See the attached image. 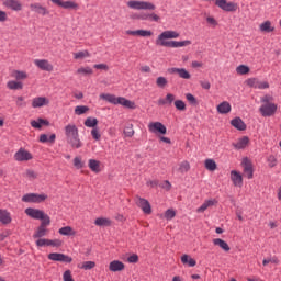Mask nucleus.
I'll use <instances>...</instances> for the list:
<instances>
[{"label": "nucleus", "mask_w": 281, "mask_h": 281, "mask_svg": "<svg viewBox=\"0 0 281 281\" xmlns=\"http://www.w3.org/2000/svg\"><path fill=\"white\" fill-rule=\"evenodd\" d=\"M180 34L177 31L167 30L158 35L156 38V45L158 47H172L175 49L179 47H188V45H192L190 40H186L182 42L170 41L172 38H179Z\"/></svg>", "instance_id": "1"}, {"label": "nucleus", "mask_w": 281, "mask_h": 281, "mask_svg": "<svg viewBox=\"0 0 281 281\" xmlns=\"http://www.w3.org/2000/svg\"><path fill=\"white\" fill-rule=\"evenodd\" d=\"M66 142L71 148H82V140H80V133L76 124L70 123L64 127Z\"/></svg>", "instance_id": "2"}, {"label": "nucleus", "mask_w": 281, "mask_h": 281, "mask_svg": "<svg viewBox=\"0 0 281 281\" xmlns=\"http://www.w3.org/2000/svg\"><path fill=\"white\" fill-rule=\"evenodd\" d=\"M99 98L110 104H121V106H125V109H135V102L127 100L124 97H115L111 93H101Z\"/></svg>", "instance_id": "3"}, {"label": "nucleus", "mask_w": 281, "mask_h": 281, "mask_svg": "<svg viewBox=\"0 0 281 281\" xmlns=\"http://www.w3.org/2000/svg\"><path fill=\"white\" fill-rule=\"evenodd\" d=\"M127 7L131 10H155L156 7L148 1L143 0H130L127 1Z\"/></svg>", "instance_id": "4"}, {"label": "nucleus", "mask_w": 281, "mask_h": 281, "mask_svg": "<svg viewBox=\"0 0 281 281\" xmlns=\"http://www.w3.org/2000/svg\"><path fill=\"white\" fill-rule=\"evenodd\" d=\"M25 214L26 216H30V218H34L35 221H49V215H47V213L43 212V210H38V209H32V207H27L25 209Z\"/></svg>", "instance_id": "5"}, {"label": "nucleus", "mask_w": 281, "mask_h": 281, "mask_svg": "<svg viewBox=\"0 0 281 281\" xmlns=\"http://www.w3.org/2000/svg\"><path fill=\"white\" fill-rule=\"evenodd\" d=\"M215 5L224 12H236L238 10V3L227 0H215Z\"/></svg>", "instance_id": "6"}, {"label": "nucleus", "mask_w": 281, "mask_h": 281, "mask_svg": "<svg viewBox=\"0 0 281 281\" xmlns=\"http://www.w3.org/2000/svg\"><path fill=\"white\" fill-rule=\"evenodd\" d=\"M22 201L24 203H43V201H47V194L27 193L22 196Z\"/></svg>", "instance_id": "7"}, {"label": "nucleus", "mask_w": 281, "mask_h": 281, "mask_svg": "<svg viewBox=\"0 0 281 281\" xmlns=\"http://www.w3.org/2000/svg\"><path fill=\"white\" fill-rule=\"evenodd\" d=\"M147 128L149 133H154V134L159 133L160 135H166V133H168L166 125H164L161 122H150L147 125Z\"/></svg>", "instance_id": "8"}, {"label": "nucleus", "mask_w": 281, "mask_h": 281, "mask_svg": "<svg viewBox=\"0 0 281 281\" xmlns=\"http://www.w3.org/2000/svg\"><path fill=\"white\" fill-rule=\"evenodd\" d=\"M259 111L263 117H271L278 111V105L276 103H266L260 106Z\"/></svg>", "instance_id": "9"}, {"label": "nucleus", "mask_w": 281, "mask_h": 281, "mask_svg": "<svg viewBox=\"0 0 281 281\" xmlns=\"http://www.w3.org/2000/svg\"><path fill=\"white\" fill-rule=\"evenodd\" d=\"M247 87L251 89H269V83L267 81H262L258 78H249L246 80Z\"/></svg>", "instance_id": "10"}, {"label": "nucleus", "mask_w": 281, "mask_h": 281, "mask_svg": "<svg viewBox=\"0 0 281 281\" xmlns=\"http://www.w3.org/2000/svg\"><path fill=\"white\" fill-rule=\"evenodd\" d=\"M48 260H53V262H74V259L71 257L60 252H50L48 255Z\"/></svg>", "instance_id": "11"}, {"label": "nucleus", "mask_w": 281, "mask_h": 281, "mask_svg": "<svg viewBox=\"0 0 281 281\" xmlns=\"http://www.w3.org/2000/svg\"><path fill=\"white\" fill-rule=\"evenodd\" d=\"M52 3L55 5H58L59 8H64V10H78L79 5L75 1L68 0V1H63V0H50Z\"/></svg>", "instance_id": "12"}, {"label": "nucleus", "mask_w": 281, "mask_h": 281, "mask_svg": "<svg viewBox=\"0 0 281 281\" xmlns=\"http://www.w3.org/2000/svg\"><path fill=\"white\" fill-rule=\"evenodd\" d=\"M52 224V220H46L41 222L40 227L33 234V238H43V236L47 235V227Z\"/></svg>", "instance_id": "13"}, {"label": "nucleus", "mask_w": 281, "mask_h": 281, "mask_svg": "<svg viewBox=\"0 0 281 281\" xmlns=\"http://www.w3.org/2000/svg\"><path fill=\"white\" fill-rule=\"evenodd\" d=\"M136 205L140 207L144 214H153V209L150 206V202L144 198H136Z\"/></svg>", "instance_id": "14"}, {"label": "nucleus", "mask_w": 281, "mask_h": 281, "mask_svg": "<svg viewBox=\"0 0 281 281\" xmlns=\"http://www.w3.org/2000/svg\"><path fill=\"white\" fill-rule=\"evenodd\" d=\"M241 166L244 168V175L247 179H254V165H251V160L248 158H244L241 161Z\"/></svg>", "instance_id": "15"}, {"label": "nucleus", "mask_w": 281, "mask_h": 281, "mask_svg": "<svg viewBox=\"0 0 281 281\" xmlns=\"http://www.w3.org/2000/svg\"><path fill=\"white\" fill-rule=\"evenodd\" d=\"M34 65L42 71H54V65L47 59H35Z\"/></svg>", "instance_id": "16"}, {"label": "nucleus", "mask_w": 281, "mask_h": 281, "mask_svg": "<svg viewBox=\"0 0 281 281\" xmlns=\"http://www.w3.org/2000/svg\"><path fill=\"white\" fill-rule=\"evenodd\" d=\"M33 158L32 154L24 148H20L14 154L15 161H30Z\"/></svg>", "instance_id": "17"}, {"label": "nucleus", "mask_w": 281, "mask_h": 281, "mask_svg": "<svg viewBox=\"0 0 281 281\" xmlns=\"http://www.w3.org/2000/svg\"><path fill=\"white\" fill-rule=\"evenodd\" d=\"M31 12H35V14H41L42 16H47L49 14V10L43 7L41 3L35 2L30 4Z\"/></svg>", "instance_id": "18"}, {"label": "nucleus", "mask_w": 281, "mask_h": 281, "mask_svg": "<svg viewBox=\"0 0 281 281\" xmlns=\"http://www.w3.org/2000/svg\"><path fill=\"white\" fill-rule=\"evenodd\" d=\"M49 99L47 97H35L32 100V108L33 109H42V106H48Z\"/></svg>", "instance_id": "19"}, {"label": "nucleus", "mask_w": 281, "mask_h": 281, "mask_svg": "<svg viewBox=\"0 0 281 281\" xmlns=\"http://www.w3.org/2000/svg\"><path fill=\"white\" fill-rule=\"evenodd\" d=\"M3 5L9 8V10H13L14 12H21L23 10V3L19 0H4Z\"/></svg>", "instance_id": "20"}, {"label": "nucleus", "mask_w": 281, "mask_h": 281, "mask_svg": "<svg viewBox=\"0 0 281 281\" xmlns=\"http://www.w3.org/2000/svg\"><path fill=\"white\" fill-rule=\"evenodd\" d=\"M125 34H127V36H142L143 38H146L148 36H153V31H148V30L131 31V30H127V31H125Z\"/></svg>", "instance_id": "21"}, {"label": "nucleus", "mask_w": 281, "mask_h": 281, "mask_svg": "<svg viewBox=\"0 0 281 281\" xmlns=\"http://www.w3.org/2000/svg\"><path fill=\"white\" fill-rule=\"evenodd\" d=\"M231 180L236 188H243V175L236 170L231 171Z\"/></svg>", "instance_id": "22"}, {"label": "nucleus", "mask_w": 281, "mask_h": 281, "mask_svg": "<svg viewBox=\"0 0 281 281\" xmlns=\"http://www.w3.org/2000/svg\"><path fill=\"white\" fill-rule=\"evenodd\" d=\"M169 74H178L179 78H182L183 80H190L192 76L189 71L186 70V68H170Z\"/></svg>", "instance_id": "23"}, {"label": "nucleus", "mask_w": 281, "mask_h": 281, "mask_svg": "<svg viewBox=\"0 0 281 281\" xmlns=\"http://www.w3.org/2000/svg\"><path fill=\"white\" fill-rule=\"evenodd\" d=\"M218 201H216V199L205 200L203 204L196 209V212L198 214H203L205 210H209V207H214V205H216Z\"/></svg>", "instance_id": "24"}, {"label": "nucleus", "mask_w": 281, "mask_h": 281, "mask_svg": "<svg viewBox=\"0 0 281 281\" xmlns=\"http://www.w3.org/2000/svg\"><path fill=\"white\" fill-rule=\"evenodd\" d=\"M109 269H110V271L115 273L117 271H124V269H126V266L124 265V262H122L120 260H113L110 262Z\"/></svg>", "instance_id": "25"}, {"label": "nucleus", "mask_w": 281, "mask_h": 281, "mask_svg": "<svg viewBox=\"0 0 281 281\" xmlns=\"http://www.w3.org/2000/svg\"><path fill=\"white\" fill-rule=\"evenodd\" d=\"M216 109L217 113H220L221 115H227V113L232 112V104H229V102L227 101H224L220 103Z\"/></svg>", "instance_id": "26"}, {"label": "nucleus", "mask_w": 281, "mask_h": 281, "mask_svg": "<svg viewBox=\"0 0 281 281\" xmlns=\"http://www.w3.org/2000/svg\"><path fill=\"white\" fill-rule=\"evenodd\" d=\"M249 144V137L244 136L237 140V143H234L233 146L236 148V150H243V148H247Z\"/></svg>", "instance_id": "27"}, {"label": "nucleus", "mask_w": 281, "mask_h": 281, "mask_svg": "<svg viewBox=\"0 0 281 281\" xmlns=\"http://www.w3.org/2000/svg\"><path fill=\"white\" fill-rule=\"evenodd\" d=\"M0 223L3 225H10V223H12V216L10 215V212L0 209Z\"/></svg>", "instance_id": "28"}, {"label": "nucleus", "mask_w": 281, "mask_h": 281, "mask_svg": "<svg viewBox=\"0 0 281 281\" xmlns=\"http://www.w3.org/2000/svg\"><path fill=\"white\" fill-rule=\"evenodd\" d=\"M231 124H232V126H234V128H237V131H245L247 128V125L240 117L233 119L231 121Z\"/></svg>", "instance_id": "29"}, {"label": "nucleus", "mask_w": 281, "mask_h": 281, "mask_svg": "<svg viewBox=\"0 0 281 281\" xmlns=\"http://www.w3.org/2000/svg\"><path fill=\"white\" fill-rule=\"evenodd\" d=\"M31 126L33 128H43V126H49V121L44 119L33 120L31 121Z\"/></svg>", "instance_id": "30"}, {"label": "nucleus", "mask_w": 281, "mask_h": 281, "mask_svg": "<svg viewBox=\"0 0 281 281\" xmlns=\"http://www.w3.org/2000/svg\"><path fill=\"white\" fill-rule=\"evenodd\" d=\"M213 245H215V247H218L220 249H223V251H229V245L225 243V240L221 239V238H215L213 239Z\"/></svg>", "instance_id": "31"}, {"label": "nucleus", "mask_w": 281, "mask_h": 281, "mask_svg": "<svg viewBox=\"0 0 281 281\" xmlns=\"http://www.w3.org/2000/svg\"><path fill=\"white\" fill-rule=\"evenodd\" d=\"M94 225L98 227H111V220L106 217H98L94 221Z\"/></svg>", "instance_id": "32"}, {"label": "nucleus", "mask_w": 281, "mask_h": 281, "mask_svg": "<svg viewBox=\"0 0 281 281\" xmlns=\"http://www.w3.org/2000/svg\"><path fill=\"white\" fill-rule=\"evenodd\" d=\"M75 60H85V58H90L91 53L89 50H80L72 54Z\"/></svg>", "instance_id": "33"}, {"label": "nucleus", "mask_w": 281, "mask_h": 281, "mask_svg": "<svg viewBox=\"0 0 281 281\" xmlns=\"http://www.w3.org/2000/svg\"><path fill=\"white\" fill-rule=\"evenodd\" d=\"M58 233L60 236H76V231L71 226L61 227Z\"/></svg>", "instance_id": "34"}, {"label": "nucleus", "mask_w": 281, "mask_h": 281, "mask_svg": "<svg viewBox=\"0 0 281 281\" xmlns=\"http://www.w3.org/2000/svg\"><path fill=\"white\" fill-rule=\"evenodd\" d=\"M172 102H175V94H172V93H167L165 99L158 100L159 106H164L166 104H172Z\"/></svg>", "instance_id": "35"}, {"label": "nucleus", "mask_w": 281, "mask_h": 281, "mask_svg": "<svg viewBox=\"0 0 281 281\" xmlns=\"http://www.w3.org/2000/svg\"><path fill=\"white\" fill-rule=\"evenodd\" d=\"M88 168H90L92 172H100V161L95 159L88 160Z\"/></svg>", "instance_id": "36"}, {"label": "nucleus", "mask_w": 281, "mask_h": 281, "mask_svg": "<svg viewBox=\"0 0 281 281\" xmlns=\"http://www.w3.org/2000/svg\"><path fill=\"white\" fill-rule=\"evenodd\" d=\"M182 265H188V267H196V260L192 259L189 255H183L181 257Z\"/></svg>", "instance_id": "37"}, {"label": "nucleus", "mask_w": 281, "mask_h": 281, "mask_svg": "<svg viewBox=\"0 0 281 281\" xmlns=\"http://www.w3.org/2000/svg\"><path fill=\"white\" fill-rule=\"evenodd\" d=\"M259 30H260V32L269 33V32H273L276 30V27H273V25H271V21H266L259 25Z\"/></svg>", "instance_id": "38"}, {"label": "nucleus", "mask_w": 281, "mask_h": 281, "mask_svg": "<svg viewBox=\"0 0 281 281\" xmlns=\"http://www.w3.org/2000/svg\"><path fill=\"white\" fill-rule=\"evenodd\" d=\"M40 142L42 144H45L47 142H49V144H54V142H56V134H52L50 136H47V134H42L40 136Z\"/></svg>", "instance_id": "39"}, {"label": "nucleus", "mask_w": 281, "mask_h": 281, "mask_svg": "<svg viewBox=\"0 0 281 281\" xmlns=\"http://www.w3.org/2000/svg\"><path fill=\"white\" fill-rule=\"evenodd\" d=\"M11 76L12 78H15V80H26L27 72L21 70H13Z\"/></svg>", "instance_id": "40"}, {"label": "nucleus", "mask_w": 281, "mask_h": 281, "mask_svg": "<svg viewBox=\"0 0 281 281\" xmlns=\"http://www.w3.org/2000/svg\"><path fill=\"white\" fill-rule=\"evenodd\" d=\"M7 87H8V89H11V90H13V91H16V90H19V89H23V82H21V81H14V80L8 81Z\"/></svg>", "instance_id": "41"}, {"label": "nucleus", "mask_w": 281, "mask_h": 281, "mask_svg": "<svg viewBox=\"0 0 281 281\" xmlns=\"http://www.w3.org/2000/svg\"><path fill=\"white\" fill-rule=\"evenodd\" d=\"M95 262L94 261H83L82 263L78 265V269H83L85 271H89L94 269Z\"/></svg>", "instance_id": "42"}, {"label": "nucleus", "mask_w": 281, "mask_h": 281, "mask_svg": "<svg viewBox=\"0 0 281 281\" xmlns=\"http://www.w3.org/2000/svg\"><path fill=\"white\" fill-rule=\"evenodd\" d=\"M189 171H190V162H188L187 160L180 162L178 172H181V175H186V172H189Z\"/></svg>", "instance_id": "43"}, {"label": "nucleus", "mask_w": 281, "mask_h": 281, "mask_svg": "<svg viewBox=\"0 0 281 281\" xmlns=\"http://www.w3.org/2000/svg\"><path fill=\"white\" fill-rule=\"evenodd\" d=\"M85 113H89V106H87V105H77L75 108V115H85Z\"/></svg>", "instance_id": "44"}, {"label": "nucleus", "mask_w": 281, "mask_h": 281, "mask_svg": "<svg viewBox=\"0 0 281 281\" xmlns=\"http://www.w3.org/2000/svg\"><path fill=\"white\" fill-rule=\"evenodd\" d=\"M204 166L206 170H210L211 172H214V170H216V161H214V159H206Z\"/></svg>", "instance_id": "45"}, {"label": "nucleus", "mask_w": 281, "mask_h": 281, "mask_svg": "<svg viewBox=\"0 0 281 281\" xmlns=\"http://www.w3.org/2000/svg\"><path fill=\"white\" fill-rule=\"evenodd\" d=\"M85 126H87L88 128H95V126H98V119H94V117L86 119Z\"/></svg>", "instance_id": "46"}, {"label": "nucleus", "mask_w": 281, "mask_h": 281, "mask_svg": "<svg viewBox=\"0 0 281 281\" xmlns=\"http://www.w3.org/2000/svg\"><path fill=\"white\" fill-rule=\"evenodd\" d=\"M77 74L81 75V76H91L93 74V69H91V67H80L79 69H77Z\"/></svg>", "instance_id": "47"}, {"label": "nucleus", "mask_w": 281, "mask_h": 281, "mask_svg": "<svg viewBox=\"0 0 281 281\" xmlns=\"http://www.w3.org/2000/svg\"><path fill=\"white\" fill-rule=\"evenodd\" d=\"M72 161H74V166H75V168H77V170L85 168V161H82V157L77 156L74 158Z\"/></svg>", "instance_id": "48"}, {"label": "nucleus", "mask_w": 281, "mask_h": 281, "mask_svg": "<svg viewBox=\"0 0 281 281\" xmlns=\"http://www.w3.org/2000/svg\"><path fill=\"white\" fill-rule=\"evenodd\" d=\"M250 69L248 66L246 65H239L237 68H236V72L239 75V76H246V74H249Z\"/></svg>", "instance_id": "49"}, {"label": "nucleus", "mask_w": 281, "mask_h": 281, "mask_svg": "<svg viewBox=\"0 0 281 281\" xmlns=\"http://www.w3.org/2000/svg\"><path fill=\"white\" fill-rule=\"evenodd\" d=\"M186 100H188L189 104H191L192 106H196V104H199V101L196 100V97L193 95L192 93H187L186 94Z\"/></svg>", "instance_id": "50"}, {"label": "nucleus", "mask_w": 281, "mask_h": 281, "mask_svg": "<svg viewBox=\"0 0 281 281\" xmlns=\"http://www.w3.org/2000/svg\"><path fill=\"white\" fill-rule=\"evenodd\" d=\"M156 85L160 89H164L168 85V79H166V77H158L156 79Z\"/></svg>", "instance_id": "51"}, {"label": "nucleus", "mask_w": 281, "mask_h": 281, "mask_svg": "<svg viewBox=\"0 0 281 281\" xmlns=\"http://www.w3.org/2000/svg\"><path fill=\"white\" fill-rule=\"evenodd\" d=\"M177 216V212L172 209H169L165 212V218L166 221H172Z\"/></svg>", "instance_id": "52"}, {"label": "nucleus", "mask_w": 281, "mask_h": 281, "mask_svg": "<svg viewBox=\"0 0 281 281\" xmlns=\"http://www.w3.org/2000/svg\"><path fill=\"white\" fill-rule=\"evenodd\" d=\"M173 104L177 111H186V102H183V100H176Z\"/></svg>", "instance_id": "53"}, {"label": "nucleus", "mask_w": 281, "mask_h": 281, "mask_svg": "<svg viewBox=\"0 0 281 281\" xmlns=\"http://www.w3.org/2000/svg\"><path fill=\"white\" fill-rule=\"evenodd\" d=\"M124 135L125 137H133V135H135V130H133V124L125 127Z\"/></svg>", "instance_id": "54"}, {"label": "nucleus", "mask_w": 281, "mask_h": 281, "mask_svg": "<svg viewBox=\"0 0 281 281\" xmlns=\"http://www.w3.org/2000/svg\"><path fill=\"white\" fill-rule=\"evenodd\" d=\"M268 166L269 168H276V166H278V159L276 158V156L268 157Z\"/></svg>", "instance_id": "55"}, {"label": "nucleus", "mask_w": 281, "mask_h": 281, "mask_svg": "<svg viewBox=\"0 0 281 281\" xmlns=\"http://www.w3.org/2000/svg\"><path fill=\"white\" fill-rule=\"evenodd\" d=\"M63 245V241L60 239H48L47 247H60Z\"/></svg>", "instance_id": "56"}, {"label": "nucleus", "mask_w": 281, "mask_h": 281, "mask_svg": "<svg viewBox=\"0 0 281 281\" xmlns=\"http://www.w3.org/2000/svg\"><path fill=\"white\" fill-rule=\"evenodd\" d=\"M91 135L97 142L102 137V135H100V131L95 127L91 130Z\"/></svg>", "instance_id": "57"}, {"label": "nucleus", "mask_w": 281, "mask_h": 281, "mask_svg": "<svg viewBox=\"0 0 281 281\" xmlns=\"http://www.w3.org/2000/svg\"><path fill=\"white\" fill-rule=\"evenodd\" d=\"M127 262H130L132 265L139 262V256H137L136 254H133L132 256H130L127 258Z\"/></svg>", "instance_id": "58"}, {"label": "nucleus", "mask_w": 281, "mask_h": 281, "mask_svg": "<svg viewBox=\"0 0 281 281\" xmlns=\"http://www.w3.org/2000/svg\"><path fill=\"white\" fill-rule=\"evenodd\" d=\"M25 177L27 179L34 180V179H36V177H38V175H36V171H34V170H26Z\"/></svg>", "instance_id": "59"}, {"label": "nucleus", "mask_w": 281, "mask_h": 281, "mask_svg": "<svg viewBox=\"0 0 281 281\" xmlns=\"http://www.w3.org/2000/svg\"><path fill=\"white\" fill-rule=\"evenodd\" d=\"M206 23H209V25H212V27H216V25H218V22L216 21V19H214V16H206Z\"/></svg>", "instance_id": "60"}, {"label": "nucleus", "mask_w": 281, "mask_h": 281, "mask_svg": "<svg viewBox=\"0 0 281 281\" xmlns=\"http://www.w3.org/2000/svg\"><path fill=\"white\" fill-rule=\"evenodd\" d=\"M94 69H101L102 71H109V65L106 64H95L93 66Z\"/></svg>", "instance_id": "61"}, {"label": "nucleus", "mask_w": 281, "mask_h": 281, "mask_svg": "<svg viewBox=\"0 0 281 281\" xmlns=\"http://www.w3.org/2000/svg\"><path fill=\"white\" fill-rule=\"evenodd\" d=\"M47 243H48V239L41 238L36 240L37 247H47Z\"/></svg>", "instance_id": "62"}, {"label": "nucleus", "mask_w": 281, "mask_h": 281, "mask_svg": "<svg viewBox=\"0 0 281 281\" xmlns=\"http://www.w3.org/2000/svg\"><path fill=\"white\" fill-rule=\"evenodd\" d=\"M200 85H201L202 89H205L206 91H209V89H211V87H212V85L207 80L200 81Z\"/></svg>", "instance_id": "63"}, {"label": "nucleus", "mask_w": 281, "mask_h": 281, "mask_svg": "<svg viewBox=\"0 0 281 281\" xmlns=\"http://www.w3.org/2000/svg\"><path fill=\"white\" fill-rule=\"evenodd\" d=\"M16 105L18 106H25V99L23 97L16 98Z\"/></svg>", "instance_id": "64"}]
</instances>
